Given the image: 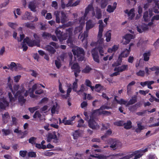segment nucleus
<instances>
[{"label": "nucleus", "instance_id": "nucleus-38", "mask_svg": "<svg viewBox=\"0 0 159 159\" xmlns=\"http://www.w3.org/2000/svg\"><path fill=\"white\" fill-rule=\"evenodd\" d=\"M68 36L69 37V35L67 33H63L62 35L61 36L60 39H58L60 42H62L63 40H66Z\"/></svg>", "mask_w": 159, "mask_h": 159}, {"label": "nucleus", "instance_id": "nucleus-29", "mask_svg": "<svg viewBox=\"0 0 159 159\" xmlns=\"http://www.w3.org/2000/svg\"><path fill=\"white\" fill-rule=\"evenodd\" d=\"M124 128L126 129H128L132 127V122L130 120H128L127 123H124Z\"/></svg>", "mask_w": 159, "mask_h": 159}, {"label": "nucleus", "instance_id": "nucleus-19", "mask_svg": "<svg viewBox=\"0 0 159 159\" xmlns=\"http://www.w3.org/2000/svg\"><path fill=\"white\" fill-rule=\"evenodd\" d=\"M142 123H138L137 124L138 128L135 129V132L138 133H140L141 131L145 129V127L143 125H141Z\"/></svg>", "mask_w": 159, "mask_h": 159}, {"label": "nucleus", "instance_id": "nucleus-58", "mask_svg": "<svg viewBox=\"0 0 159 159\" xmlns=\"http://www.w3.org/2000/svg\"><path fill=\"white\" fill-rule=\"evenodd\" d=\"M41 116V115L38 111H35L33 116L34 118H40Z\"/></svg>", "mask_w": 159, "mask_h": 159}, {"label": "nucleus", "instance_id": "nucleus-64", "mask_svg": "<svg viewBox=\"0 0 159 159\" xmlns=\"http://www.w3.org/2000/svg\"><path fill=\"white\" fill-rule=\"evenodd\" d=\"M79 68H80V67L77 63H74L71 67V69L73 70Z\"/></svg>", "mask_w": 159, "mask_h": 159}, {"label": "nucleus", "instance_id": "nucleus-55", "mask_svg": "<svg viewBox=\"0 0 159 159\" xmlns=\"http://www.w3.org/2000/svg\"><path fill=\"white\" fill-rule=\"evenodd\" d=\"M28 156L29 157H36V152H29L28 153Z\"/></svg>", "mask_w": 159, "mask_h": 159}, {"label": "nucleus", "instance_id": "nucleus-53", "mask_svg": "<svg viewBox=\"0 0 159 159\" xmlns=\"http://www.w3.org/2000/svg\"><path fill=\"white\" fill-rule=\"evenodd\" d=\"M114 124L118 126H121L124 125V122L123 120H120L114 122Z\"/></svg>", "mask_w": 159, "mask_h": 159}, {"label": "nucleus", "instance_id": "nucleus-45", "mask_svg": "<svg viewBox=\"0 0 159 159\" xmlns=\"http://www.w3.org/2000/svg\"><path fill=\"white\" fill-rule=\"evenodd\" d=\"M2 131L3 135L7 136L11 134V130L9 129H2Z\"/></svg>", "mask_w": 159, "mask_h": 159}, {"label": "nucleus", "instance_id": "nucleus-25", "mask_svg": "<svg viewBox=\"0 0 159 159\" xmlns=\"http://www.w3.org/2000/svg\"><path fill=\"white\" fill-rule=\"evenodd\" d=\"M46 49L51 54H54L56 52V50L54 48L50 45H47L46 47Z\"/></svg>", "mask_w": 159, "mask_h": 159}, {"label": "nucleus", "instance_id": "nucleus-36", "mask_svg": "<svg viewBox=\"0 0 159 159\" xmlns=\"http://www.w3.org/2000/svg\"><path fill=\"white\" fill-rule=\"evenodd\" d=\"M105 36L106 37V40L107 42H109L110 41L111 39V33L110 30L107 31L105 34Z\"/></svg>", "mask_w": 159, "mask_h": 159}, {"label": "nucleus", "instance_id": "nucleus-18", "mask_svg": "<svg viewBox=\"0 0 159 159\" xmlns=\"http://www.w3.org/2000/svg\"><path fill=\"white\" fill-rule=\"evenodd\" d=\"M122 57H123L120 54L119 55L118 59L115 62L112 64V66L116 67L120 65L122 62Z\"/></svg>", "mask_w": 159, "mask_h": 159}, {"label": "nucleus", "instance_id": "nucleus-44", "mask_svg": "<svg viewBox=\"0 0 159 159\" xmlns=\"http://www.w3.org/2000/svg\"><path fill=\"white\" fill-rule=\"evenodd\" d=\"M55 33L56 34L58 39H60L61 36L62 35L63 32H61L59 29H57L55 31Z\"/></svg>", "mask_w": 159, "mask_h": 159}, {"label": "nucleus", "instance_id": "nucleus-28", "mask_svg": "<svg viewBox=\"0 0 159 159\" xmlns=\"http://www.w3.org/2000/svg\"><path fill=\"white\" fill-rule=\"evenodd\" d=\"M2 117L4 123H7L10 117L8 113L7 112H5L4 115H2Z\"/></svg>", "mask_w": 159, "mask_h": 159}, {"label": "nucleus", "instance_id": "nucleus-2", "mask_svg": "<svg viewBox=\"0 0 159 159\" xmlns=\"http://www.w3.org/2000/svg\"><path fill=\"white\" fill-rule=\"evenodd\" d=\"M24 92H25V89L23 87L20 90L17 91L14 95V97L16 98L18 97V102L21 106H22L26 101V99L24 98L23 96Z\"/></svg>", "mask_w": 159, "mask_h": 159}, {"label": "nucleus", "instance_id": "nucleus-22", "mask_svg": "<svg viewBox=\"0 0 159 159\" xmlns=\"http://www.w3.org/2000/svg\"><path fill=\"white\" fill-rule=\"evenodd\" d=\"M9 102L5 99H3V102H1V109H5L6 107L8 106Z\"/></svg>", "mask_w": 159, "mask_h": 159}, {"label": "nucleus", "instance_id": "nucleus-14", "mask_svg": "<svg viewBox=\"0 0 159 159\" xmlns=\"http://www.w3.org/2000/svg\"><path fill=\"white\" fill-rule=\"evenodd\" d=\"M101 115V112L100 111L99 109L93 110L90 116L91 118H95L96 117Z\"/></svg>", "mask_w": 159, "mask_h": 159}, {"label": "nucleus", "instance_id": "nucleus-33", "mask_svg": "<svg viewBox=\"0 0 159 159\" xmlns=\"http://www.w3.org/2000/svg\"><path fill=\"white\" fill-rule=\"evenodd\" d=\"M25 26L27 28L31 30H34L35 28L34 24L30 22H27L25 23Z\"/></svg>", "mask_w": 159, "mask_h": 159}, {"label": "nucleus", "instance_id": "nucleus-9", "mask_svg": "<svg viewBox=\"0 0 159 159\" xmlns=\"http://www.w3.org/2000/svg\"><path fill=\"white\" fill-rule=\"evenodd\" d=\"M134 45V44L133 43H130L129 44L128 49H126L124 51L121 52L120 55L122 57L125 58L129 56L130 51V48Z\"/></svg>", "mask_w": 159, "mask_h": 159}, {"label": "nucleus", "instance_id": "nucleus-41", "mask_svg": "<svg viewBox=\"0 0 159 159\" xmlns=\"http://www.w3.org/2000/svg\"><path fill=\"white\" fill-rule=\"evenodd\" d=\"M42 36L45 39H48L51 38V34L48 32H44L42 34Z\"/></svg>", "mask_w": 159, "mask_h": 159}, {"label": "nucleus", "instance_id": "nucleus-17", "mask_svg": "<svg viewBox=\"0 0 159 159\" xmlns=\"http://www.w3.org/2000/svg\"><path fill=\"white\" fill-rule=\"evenodd\" d=\"M128 69V65H123L120 66L116 67L114 70H118L120 72H122Z\"/></svg>", "mask_w": 159, "mask_h": 159}, {"label": "nucleus", "instance_id": "nucleus-26", "mask_svg": "<svg viewBox=\"0 0 159 159\" xmlns=\"http://www.w3.org/2000/svg\"><path fill=\"white\" fill-rule=\"evenodd\" d=\"M151 55V52L150 51L147 52H145L143 54V60L145 61H147L149 59V57Z\"/></svg>", "mask_w": 159, "mask_h": 159}, {"label": "nucleus", "instance_id": "nucleus-50", "mask_svg": "<svg viewBox=\"0 0 159 159\" xmlns=\"http://www.w3.org/2000/svg\"><path fill=\"white\" fill-rule=\"evenodd\" d=\"M108 4V2L107 0H102L101 3V8L103 9L107 6Z\"/></svg>", "mask_w": 159, "mask_h": 159}, {"label": "nucleus", "instance_id": "nucleus-43", "mask_svg": "<svg viewBox=\"0 0 159 159\" xmlns=\"http://www.w3.org/2000/svg\"><path fill=\"white\" fill-rule=\"evenodd\" d=\"M92 70V69L89 66H86V67L82 70V73H88Z\"/></svg>", "mask_w": 159, "mask_h": 159}, {"label": "nucleus", "instance_id": "nucleus-21", "mask_svg": "<svg viewBox=\"0 0 159 159\" xmlns=\"http://www.w3.org/2000/svg\"><path fill=\"white\" fill-rule=\"evenodd\" d=\"M61 22L62 24H64L67 21V17L63 11H61Z\"/></svg>", "mask_w": 159, "mask_h": 159}, {"label": "nucleus", "instance_id": "nucleus-30", "mask_svg": "<svg viewBox=\"0 0 159 159\" xmlns=\"http://www.w3.org/2000/svg\"><path fill=\"white\" fill-rule=\"evenodd\" d=\"M93 6L90 5H89L86 8L85 10V12L84 13V16H86L89 13V11L91 10H93Z\"/></svg>", "mask_w": 159, "mask_h": 159}, {"label": "nucleus", "instance_id": "nucleus-31", "mask_svg": "<svg viewBox=\"0 0 159 159\" xmlns=\"http://www.w3.org/2000/svg\"><path fill=\"white\" fill-rule=\"evenodd\" d=\"M118 49V47L116 45H114L112 48H109L108 49L107 52L109 53H112V52H115Z\"/></svg>", "mask_w": 159, "mask_h": 159}, {"label": "nucleus", "instance_id": "nucleus-24", "mask_svg": "<svg viewBox=\"0 0 159 159\" xmlns=\"http://www.w3.org/2000/svg\"><path fill=\"white\" fill-rule=\"evenodd\" d=\"M28 7L31 11L34 12L36 11V6L34 2H29Z\"/></svg>", "mask_w": 159, "mask_h": 159}, {"label": "nucleus", "instance_id": "nucleus-23", "mask_svg": "<svg viewBox=\"0 0 159 159\" xmlns=\"http://www.w3.org/2000/svg\"><path fill=\"white\" fill-rule=\"evenodd\" d=\"M104 46H98L96 48H95L96 49L98 50L100 55L101 56H103L104 53Z\"/></svg>", "mask_w": 159, "mask_h": 159}, {"label": "nucleus", "instance_id": "nucleus-35", "mask_svg": "<svg viewBox=\"0 0 159 159\" xmlns=\"http://www.w3.org/2000/svg\"><path fill=\"white\" fill-rule=\"evenodd\" d=\"M94 88L95 91L98 93H99L103 89V86L101 85L100 84H96Z\"/></svg>", "mask_w": 159, "mask_h": 159}, {"label": "nucleus", "instance_id": "nucleus-12", "mask_svg": "<svg viewBox=\"0 0 159 159\" xmlns=\"http://www.w3.org/2000/svg\"><path fill=\"white\" fill-rule=\"evenodd\" d=\"M134 36L131 34H127L124 37V39L126 40L124 42V44H128L130 42L131 39H134Z\"/></svg>", "mask_w": 159, "mask_h": 159}, {"label": "nucleus", "instance_id": "nucleus-47", "mask_svg": "<svg viewBox=\"0 0 159 159\" xmlns=\"http://www.w3.org/2000/svg\"><path fill=\"white\" fill-rule=\"evenodd\" d=\"M39 108V106H37L32 107H29L28 109L31 113H33L35 111L38 110Z\"/></svg>", "mask_w": 159, "mask_h": 159}, {"label": "nucleus", "instance_id": "nucleus-37", "mask_svg": "<svg viewBox=\"0 0 159 159\" xmlns=\"http://www.w3.org/2000/svg\"><path fill=\"white\" fill-rule=\"evenodd\" d=\"M150 69L152 71H155V74L157 75L159 74V66H153L152 67L150 68Z\"/></svg>", "mask_w": 159, "mask_h": 159}, {"label": "nucleus", "instance_id": "nucleus-1", "mask_svg": "<svg viewBox=\"0 0 159 159\" xmlns=\"http://www.w3.org/2000/svg\"><path fill=\"white\" fill-rule=\"evenodd\" d=\"M72 52L75 56H76L79 61H82L84 59L85 52L83 48L77 47L72 50Z\"/></svg>", "mask_w": 159, "mask_h": 159}, {"label": "nucleus", "instance_id": "nucleus-48", "mask_svg": "<svg viewBox=\"0 0 159 159\" xmlns=\"http://www.w3.org/2000/svg\"><path fill=\"white\" fill-rule=\"evenodd\" d=\"M71 36H69V38L67 40V43L68 44V45H70V46H72L73 44V41Z\"/></svg>", "mask_w": 159, "mask_h": 159}, {"label": "nucleus", "instance_id": "nucleus-39", "mask_svg": "<svg viewBox=\"0 0 159 159\" xmlns=\"http://www.w3.org/2000/svg\"><path fill=\"white\" fill-rule=\"evenodd\" d=\"M112 132L111 129H109L107 130L105 134L102 136L101 137L102 139H103L104 138H107L108 136L112 134Z\"/></svg>", "mask_w": 159, "mask_h": 159}, {"label": "nucleus", "instance_id": "nucleus-11", "mask_svg": "<svg viewBox=\"0 0 159 159\" xmlns=\"http://www.w3.org/2000/svg\"><path fill=\"white\" fill-rule=\"evenodd\" d=\"M134 9H131L129 11L128 9H126L125 11V12L128 14V16H129L128 19L129 20H132L134 17L135 14L134 12Z\"/></svg>", "mask_w": 159, "mask_h": 159}, {"label": "nucleus", "instance_id": "nucleus-16", "mask_svg": "<svg viewBox=\"0 0 159 159\" xmlns=\"http://www.w3.org/2000/svg\"><path fill=\"white\" fill-rule=\"evenodd\" d=\"M137 102V96L134 95L127 102L126 106L129 105H132L135 103Z\"/></svg>", "mask_w": 159, "mask_h": 159}, {"label": "nucleus", "instance_id": "nucleus-27", "mask_svg": "<svg viewBox=\"0 0 159 159\" xmlns=\"http://www.w3.org/2000/svg\"><path fill=\"white\" fill-rule=\"evenodd\" d=\"M67 117H65L62 120V122L65 125H72L73 123L70 120H67Z\"/></svg>", "mask_w": 159, "mask_h": 159}, {"label": "nucleus", "instance_id": "nucleus-15", "mask_svg": "<svg viewBox=\"0 0 159 159\" xmlns=\"http://www.w3.org/2000/svg\"><path fill=\"white\" fill-rule=\"evenodd\" d=\"M117 3L115 2L113 3V6L109 5L107 6V11L109 13L113 12L116 7Z\"/></svg>", "mask_w": 159, "mask_h": 159}, {"label": "nucleus", "instance_id": "nucleus-54", "mask_svg": "<svg viewBox=\"0 0 159 159\" xmlns=\"http://www.w3.org/2000/svg\"><path fill=\"white\" fill-rule=\"evenodd\" d=\"M8 96L10 102H12L15 101V98L12 95L11 92L8 93Z\"/></svg>", "mask_w": 159, "mask_h": 159}, {"label": "nucleus", "instance_id": "nucleus-42", "mask_svg": "<svg viewBox=\"0 0 159 159\" xmlns=\"http://www.w3.org/2000/svg\"><path fill=\"white\" fill-rule=\"evenodd\" d=\"M103 41L104 39L102 37L101 38H99L98 41L97 42L95 43H96V44H98V46H104Z\"/></svg>", "mask_w": 159, "mask_h": 159}, {"label": "nucleus", "instance_id": "nucleus-6", "mask_svg": "<svg viewBox=\"0 0 159 159\" xmlns=\"http://www.w3.org/2000/svg\"><path fill=\"white\" fill-rule=\"evenodd\" d=\"M91 53L93 60L97 63H99L100 60L98 50L94 48L91 50Z\"/></svg>", "mask_w": 159, "mask_h": 159}, {"label": "nucleus", "instance_id": "nucleus-56", "mask_svg": "<svg viewBox=\"0 0 159 159\" xmlns=\"http://www.w3.org/2000/svg\"><path fill=\"white\" fill-rule=\"evenodd\" d=\"M36 139V138L33 137H31L29 139V142L32 144H35Z\"/></svg>", "mask_w": 159, "mask_h": 159}, {"label": "nucleus", "instance_id": "nucleus-63", "mask_svg": "<svg viewBox=\"0 0 159 159\" xmlns=\"http://www.w3.org/2000/svg\"><path fill=\"white\" fill-rule=\"evenodd\" d=\"M27 151L25 150H21L20 151L19 154L22 157H25L26 155Z\"/></svg>", "mask_w": 159, "mask_h": 159}, {"label": "nucleus", "instance_id": "nucleus-61", "mask_svg": "<svg viewBox=\"0 0 159 159\" xmlns=\"http://www.w3.org/2000/svg\"><path fill=\"white\" fill-rule=\"evenodd\" d=\"M88 30L85 31L84 33L81 35V37L82 38V40H83L86 38L88 36Z\"/></svg>", "mask_w": 159, "mask_h": 159}, {"label": "nucleus", "instance_id": "nucleus-62", "mask_svg": "<svg viewBox=\"0 0 159 159\" xmlns=\"http://www.w3.org/2000/svg\"><path fill=\"white\" fill-rule=\"evenodd\" d=\"M136 75L138 76L143 77L145 75V72L144 70H140L136 73Z\"/></svg>", "mask_w": 159, "mask_h": 159}, {"label": "nucleus", "instance_id": "nucleus-49", "mask_svg": "<svg viewBox=\"0 0 159 159\" xmlns=\"http://www.w3.org/2000/svg\"><path fill=\"white\" fill-rule=\"evenodd\" d=\"M85 89V88L84 85V84H81L80 90L77 92V93L78 95H80L81 93H83Z\"/></svg>", "mask_w": 159, "mask_h": 159}, {"label": "nucleus", "instance_id": "nucleus-4", "mask_svg": "<svg viewBox=\"0 0 159 159\" xmlns=\"http://www.w3.org/2000/svg\"><path fill=\"white\" fill-rule=\"evenodd\" d=\"M148 151V148H146L144 149H142L134 152L133 154L134 155V159L139 158L145 152Z\"/></svg>", "mask_w": 159, "mask_h": 159}, {"label": "nucleus", "instance_id": "nucleus-34", "mask_svg": "<svg viewBox=\"0 0 159 159\" xmlns=\"http://www.w3.org/2000/svg\"><path fill=\"white\" fill-rule=\"evenodd\" d=\"M114 159H129L130 157L128 156H125L123 157H120V154H117L113 156Z\"/></svg>", "mask_w": 159, "mask_h": 159}, {"label": "nucleus", "instance_id": "nucleus-8", "mask_svg": "<svg viewBox=\"0 0 159 159\" xmlns=\"http://www.w3.org/2000/svg\"><path fill=\"white\" fill-rule=\"evenodd\" d=\"M52 139H54L53 142L55 143L59 142V139L55 133H49L47 138V141L48 142H50Z\"/></svg>", "mask_w": 159, "mask_h": 159}, {"label": "nucleus", "instance_id": "nucleus-13", "mask_svg": "<svg viewBox=\"0 0 159 159\" xmlns=\"http://www.w3.org/2000/svg\"><path fill=\"white\" fill-rule=\"evenodd\" d=\"M154 83V81L153 80L151 81H146L144 82H142L140 83V85L143 87H144L145 86L147 85L148 88L152 89V87L151 86V85Z\"/></svg>", "mask_w": 159, "mask_h": 159}, {"label": "nucleus", "instance_id": "nucleus-51", "mask_svg": "<svg viewBox=\"0 0 159 159\" xmlns=\"http://www.w3.org/2000/svg\"><path fill=\"white\" fill-rule=\"evenodd\" d=\"M148 11H145L144 13L143 16V18L145 21H147L148 20Z\"/></svg>", "mask_w": 159, "mask_h": 159}, {"label": "nucleus", "instance_id": "nucleus-10", "mask_svg": "<svg viewBox=\"0 0 159 159\" xmlns=\"http://www.w3.org/2000/svg\"><path fill=\"white\" fill-rule=\"evenodd\" d=\"M22 20H32V14L30 12L26 11L25 13L21 16Z\"/></svg>", "mask_w": 159, "mask_h": 159}, {"label": "nucleus", "instance_id": "nucleus-40", "mask_svg": "<svg viewBox=\"0 0 159 159\" xmlns=\"http://www.w3.org/2000/svg\"><path fill=\"white\" fill-rule=\"evenodd\" d=\"M80 133L79 130H76L73 133V138L75 139H77V138L80 136Z\"/></svg>", "mask_w": 159, "mask_h": 159}, {"label": "nucleus", "instance_id": "nucleus-3", "mask_svg": "<svg viewBox=\"0 0 159 159\" xmlns=\"http://www.w3.org/2000/svg\"><path fill=\"white\" fill-rule=\"evenodd\" d=\"M24 42L26 43L29 46L31 47L35 46L39 47L40 45L39 41H36L35 39L31 40L28 37H26L24 39Z\"/></svg>", "mask_w": 159, "mask_h": 159}, {"label": "nucleus", "instance_id": "nucleus-52", "mask_svg": "<svg viewBox=\"0 0 159 159\" xmlns=\"http://www.w3.org/2000/svg\"><path fill=\"white\" fill-rule=\"evenodd\" d=\"M80 71V68L73 70V71L74 73V75L75 77H77L78 76Z\"/></svg>", "mask_w": 159, "mask_h": 159}, {"label": "nucleus", "instance_id": "nucleus-32", "mask_svg": "<svg viewBox=\"0 0 159 159\" xmlns=\"http://www.w3.org/2000/svg\"><path fill=\"white\" fill-rule=\"evenodd\" d=\"M96 15L95 17L98 19L101 18L102 17V11L100 9H97L96 10Z\"/></svg>", "mask_w": 159, "mask_h": 159}, {"label": "nucleus", "instance_id": "nucleus-7", "mask_svg": "<svg viewBox=\"0 0 159 159\" xmlns=\"http://www.w3.org/2000/svg\"><path fill=\"white\" fill-rule=\"evenodd\" d=\"M110 147L112 148L113 150L116 149L121 145V143L119 141L115 139H111L110 140Z\"/></svg>", "mask_w": 159, "mask_h": 159}, {"label": "nucleus", "instance_id": "nucleus-57", "mask_svg": "<svg viewBox=\"0 0 159 159\" xmlns=\"http://www.w3.org/2000/svg\"><path fill=\"white\" fill-rule=\"evenodd\" d=\"M72 89L74 91L76 92L78 91L77 90V89L78 87V84L77 82H74L72 86Z\"/></svg>", "mask_w": 159, "mask_h": 159}, {"label": "nucleus", "instance_id": "nucleus-60", "mask_svg": "<svg viewBox=\"0 0 159 159\" xmlns=\"http://www.w3.org/2000/svg\"><path fill=\"white\" fill-rule=\"evenodd\" d=\"M8 25L9 26L13 29H15L16 28V26L17 25L16 23L11 22L8 23Z\"/></svg>", "mask_w": 159, "mask_h": 159}, {"label": "nucleus", "instance_id": "nucleus-59", "mask_svg": "<svg viewBox=\"0 0 159 159\" xmlns=\"http://www.w3.org/2000/svg\"><path fill=\"white\" fill-rule=\"evenodd\" d=\"M55 15H56V21L57 23H59L60 22V18L59 17V13L58 11L57 12H55Z\"/></svg>", "mask_w": 159, "mask_h": 159}, {"label": "nucleus", "instance_id": "nucleus-5", "mask_svg": "<svg viewBox=\"0 0 159 159\" xmlns=\"http://www.w3.org/2000/svg\"><path fill=\"white\" fill-rule=\"evenodd\" d=\"M94 118H91L88 122L89 127L92 129H99V125L98 123H96L94 120Z\"/></svg>", "mask_w": 159, "mask_h": 159}, {"label": "nucleus", "instance_id": "nucleus-46", "mask_svg": "<svg viewBox=\"0 0 159 159\" xmlns=\"http://www.w3.org/2000/svg\"><path fill=\"white\" fill-rule=\"evenodd\" d=\"M138 105L137 104H136L134 105L130 106L129 107L128 109L131 111L134 112L137 109V106Z\"/></svg>", "mask_w": 159, "mask_h": 159}, {"label": "nucleus", "instance_id": "nucleus-20", "mask_svg": "<svg viewBox=\"0 0 159 159\" xmlns=\"http://www.w3.org/2000/svg\"><path fill=\"white\" fill-rule=\"evenodd\" d=\"M94 26V24L93 23L92 20H89L86 22V30H89L92 28Z\"/></svg>", "mask_w": 159, "mask_h": 159}]
</instances>
